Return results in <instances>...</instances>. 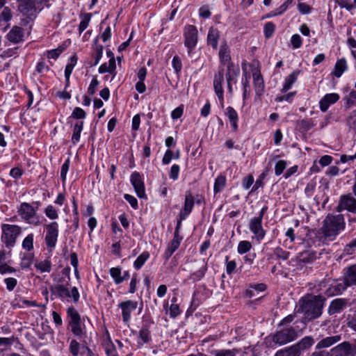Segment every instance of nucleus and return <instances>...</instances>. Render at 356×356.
I'll return each mask as SVG.
<instances>
[{
    "instance_id": "obj_52",
    "label": "nucleus",
    "mask_w": 356,
    "mask_h": 356,
    "mask_svg": "<svg viewBox=\"0 0 356 356\" xmlns=\"http://www.w3.org/2000/svg\"><path fill=\"white\" fill-rule=\"evenodd\" d=\"M252 243L248 241H241L238 243L237 252L239 254H243L249 252L252 248Z\"/></svg>"
},
{
    "instance_id": "obj_20",
    "label": "nucleus",
    "mask_w": 356,
    "mask_h": 356,
    "mask_svg": "<svg viewBox=\"0 0 356 356\" xmlns=\"http://www.w3.org/2000/svg\"><path fill=\"white\" fill-rule=\"evenodd\" d=\"M342 279L348 287L356 286V264L343 269Z\"/></svg>"
},
{
    "instance_id": "obj_8",
    "label": "nucleus",
    "mask_w": 356,
    "mask_h": 356,
    "mask_svg": "<svg viewBox=\"0 0 356 356\" xmlns=\"http://www.w3.org/2000/svg\"><path fill=\"white\" fill-rule=\"evenodd\" d=\"M154 324V321L150 316H143L141 327L136 337L138 348H141L145 344H148L152 341L151 327Z\"/></svg>"
},
{
    "instance_id": "obj_59",
    "label": "nucleus",
    "mask_w": 356,
    "mask_h": 356,
    "mask_svg": "<svg viewBox=\"0 0 356 356\" xmlns=\"http://www.w3.org/2000/svg\"><path fill=\"white\" fill-rule=\"evenodd\" d=\"M172 66L175 72L179 75L182 70V62L178 56H175L172 60Z\"/></svg>"
},
{
    "instance_id": "obj_15",
    "label": "nucleus",
    "mask_w": 356,
    "mask_h": 356,
    "mask_svg": "<svg viewBox=\"0 0 356 356\" xmlns=\"http://www.w3.org/2000/svg\"><path fill=\"white\" fill-rule=\"evenodd\" d=\"M130 181L133 186L134 191L139 198L147 199L145 194V187L144 184V179L143 175L137 171L131 173L130 177Z\"/></svg>"
},
{
    "instance_id": "obj_19",
    "label": "nucleus",
    "mask_w": 356,
    "mask_h": 356,
    "mask_svg": "<svg viewBox=\"0 0 356 356\" xmlns=\"http://www.w3.org/2000/svg\"><path fill=\"white\" fill-rule=\"evenodd\" d=\"M348 305V300L346 298H338L332 300L327 309V313L330 316L339 314L343 311Z\"/></svg>"
},
{
    "instance_id": "obj_57",
    "label": "nucleus",
    "mask_w": 356,
    "mask_h": 356,
    "mask_svg": "<svg viewBox=\"0 0 356 356\" xmlns=\"http://www.w3.org/2000/svg\"><path fill=\"white\" fill-rule=\"evenodd\" d=\"M229 257H225V266H226V273L228 275H232L236 272V262L234 260L229 261Z\"/></svg>"
},
{
    "instance_id": "obj_54",
    "label": "nucleus",
    "mask_w": 356,
    "mask_h": 356,
    "mask_svg": "<svg viewBox=\"0 0 356 356\" xmlns=\"http://www.w3.org/2000/svg\"><path fill=\"white\" fill-rule=\"evenodd\" d=\"M273 254L277 259L285 261L289 258L290 252L283 250L281 247H276L273 250Z\"/></svg>"
},
{
    "instance_id": "obj_29",
    "label": "nucleus",
    "mask_w": 356,
    "mask_h": 356,
    "mask_svg": "<svg viewBox=\"0 0 356 356\" xmlns=\"http://www.w3.org/2000/svg\"><path fill=\"white\" fill-rule=\"evenodd\" d=\"M225 115L227 117L232 129L234 132H237L238 130V115L236 111L232 106L227 107Z\"/></svg>"
},
{
    "instance_id": "obj_24",
    "label": "nucleus",
    "mask_w": 356,
    "mask_h": 356,
    "mask_svg": "<svg viewBox=\"0 0 356 356\" xmlns=\"http://www.w3.org/2000/svg\"><path fill=\"white\" fill-rule=\"evenodd\" d=\"M195 197L193 195L191 191H186L184 196V202L182 209L179 213L184 217H188L193 211L195 205Z\"/></svg>"
},
{
    "instance_id": "obj_14",
    "label": "nucleus",
    "mask_w": 356,
    "mask_h": 356,
    "mask_svg": "<svg viewBox=\"0 0 356 356\" xmlns=\"http://www.w3.org/2000/svg\"><path fill=\"white\" fill-rule=\"evenodd\" d=\"M330 356H355L356 345L349 341H343L332 348Z\"/></svg>"
},
{
    "instance_id": "obj_38",
    "label": "nucleus",
    "mask_w": 356,
    "mask_h": 356,
    "mask_svg": "<svg viewBox=\"0 0 356 356\" xmlns=\"http://www.w3.org/2000/svg\"><path fill=\"white\" fill-rule=\"evenodd\" d=\"M83 129V122H76L73 127V134L72 136V142L74 145H76L80 140L81 133Z\"/></svg>"
},
{
    "instance_id": "obj_9",
    "label": "nucleus",
    "mask_w": 356,
    "mask_h": 356,
    "mask_svg": "<svg viewBox=\"0 0 356 356\" xmlns=\"http://www.w3.org/2000/svg\"><path fill=\"white\" fill-rule=\"evenodd\" d=\"M319 286L320 287H326L324 293L327 297L341 295L348 288L343 279L323 280L321 282Z\"/></svg>"
},
{
    "instance_id": "obj_56",
    "label": "nucleus",
    "mask_w": 356,
    "mask_h": 356,
    "mask_svg": "<svg viewBox=\"0 0 356 356\" xmlns=\"http://www.w3.org/2000/svg\"><path fill=\"white\" fill-rule=\"evenodd\" d=\"M288 163L285 160H279L275 165V174L276 176L281 175L286 168Z\"/></svg>"
},
{
    "instance_id": "obj_55",
    "label": "nucleus",
    "mask_w": 356,
    "mask_h": 356,
    "mask_svg": "<svg viewBox=\"0 0 356 356\" xmlns=\"http://www.w3.org/2000/svg\"><path fill=\"white\" fill-rule=\"evenodd\" d=\"M3 8L1 13H0V22H8L13 17L12 10L8 6H4Z\"/></svg>"
},
{
    "instance_id": "obj_48",
    "label": "nucleus",
    "mask_w": 356,
    "mask_h": 356,
    "mask_svg": "<svg viewBox=\"0 0 356 356\" xmlns=\"http://www.w3.org/2000/svg\"><path fill=\"white\" fill-rule=\"evenodd\" d=\"M275 25L272 22H268L264 24V35L266 39H269L273 37L275 31Z\"/></svg>"
},
{
    "instance_id": "obj_26",
    "label": "nucleus",
    "mask_w": 356,
    "mask_h": 356,
    "mask_svg": "<svg viewBox=\"0 0 356 356\" xmlns=\"http://www.w3.org/2000/svg\"><path fill=\"white\" fill-rule=\"evenodd\" d=\"M8 40L13 44H18L24 41V29L18 26H14L7 33Z\"/></svg>"
},
{
    "instance_id": "obj_64",
    "label": "nucleus",
    "mask_w": 356,
    "mask_h": 356,
    "mask_svg": "<svg viewBox=\"0 0 356 356\" xmlns=\"http://www.w3.org/2000/svg\"><path fill=\"white\" fill-rule=\"evenodd\" d=\"M180 172V167L177 164H173L171 166L170 170L169 172V177L170 179L173 181H176L179 178V175Z\"/></svg>"
},
{
    "instance_id": "obj_32",
    "label": "nucleus",
    "mask_w": 356,
    "mask_h": 356,
    "mask_svg": "<svg viewBox=\"0 0 356 356\" xmlns=\"http://www.w3.org/2000/svg\"><path fill=\"white\" fill-rule=\"evenodd\" d=\"M200 263L201 264L200 265L199 269L191 273L189 275V280H192L193 282L202 280L208 270L207 263L204 259H203Z\"/></svg>"
},
{
    "instance_id": "obj_46",
    "label": "nucleus",
    "mask_w": 356,
    "mask_h": 356,
    "mask_svg": "<svg viewBox=\"0 0 356 356\" xmlns=\"http://www.w3.org/2000/svg\"><path fill=\"white\" fill-rule=\"evenodd\" d=\"M34 235L33 233L28 234L22 241V248L30 252L33 250Z\"/></svg>"
},
{
    "instance_id": "obj_22",
    "label": "nucleus",
    "mask_w": 356,
    "mask_h": 356,
    "mask_svg": "<svg viewBox=\"0 0 356 356\" xmlns=\"http://www.w3.org/2000/svg\"><path fill=\"white\" fill-rule=\"evenodd\" d=\"M223 81L224 72L223 70H219L218 72L214 75L213 88L219 101L222 102V104H223L224 102V90L222 88Z\"/></svg>"
},
{
    "instance_id": "obj_23",
    "label": "nucleus",
    "mask_w": 356,
    "mask_h": 356,
    "mask_svg": "<svg viewBox=\"0 0 356 356\" xmlns=\"http://www.w3.org/2000/svg\"><path fill=\"white\" fill-rule=\"evenodd\" d=\"M227 72L225 74V77L227 83L228 91L230 94H232L233 89L232 86V83H236V77L240 73V70L238 67H235L234 63H229V66H227Z\"/></svg>"
},
{
    "instance_id": "obj_35",
    "label": "nucleus",
    "mask_w": 356,
    "mask_h": 356,
    "mask_svg": "<svg viewBox=\"0 0 356 356\" xmlns=\"http://www.w3.org/2000/svg\"><path fill=\"white\" fill-rule=\"evenodd\" d=\"M348 69L347 62L344 58L338 59L335 63L332 74L337 78L341 76L343 73Z\"/></svg>"
},
{
    "instance_id": "obj_25",
    "label": "nucleus",
    "mask_w": 356,
    "mask_h": 356,
    "mask_svg": "<svg viewBox=\"0 0 356 356\" xmlns=\"http://www.w3.org/2000/svg\"><path fill=\"white\" fill-rule=\"evenodd\" d=\"M92 56L94 58V62H90L88 66L92 67L97 65L100 61L103 55V46L99 43V36H97L93 40V44L92 47Z\"/></svg>"
},
{
    "instance_id": "obj_58",
    "label": "nucleus",
    "mask_w": 356,
    "mask_h": 356,
    "mask_svg": "<svg viewBox=\"0 0 356 356\" xmlns=\"http://www.w3.org/2000/svg\"><path fill=\"white\" fill-rule=\"evenodd\" d=\"M104 348L107 356H118L115 346L111 341L106 343Z\"/></svg>"
},
{
    "instance_id": "obj_1",
    "label": "nucleus",
    "mask_w": 356,
    "mask_h": 356,
    "mask_svg": "<svg viewBox=\"0 0 356 356\" xmlns=\"http://www.w3.org/2000/svg\"><path fill=\"white\" fill-rule=\"evenodd\" d=\"M295 314H291L284 317L277 325L276 332L268 337L274 343L283 346L297 339L302 334L305 328H301L297 325L298 321H294Z\"/></svg>"
},
{
    "instance_id": "obj_7",
    "label": "nucleus",
    "mask_w": 356,
    "mask_h": 356,
    "mask_svg": "<svg viewBox=\"0 0 356 356\" xmlns=\"http://www.w3.org/2000/svg\"><path fill=\"white\" fill-rule=\"evenodd\" d=\"M1 242L7 248H12L15 246L17 238L22 233V227L17 225L3 223L1 226Z\"/></svg>"
},
{
    "instance_id": "obj_51",
    "label": "nucleus",
    "mask_w": 356,
    "mask_h": 356,
    "mask_svg": "<svg viewBox=\"0 0 356 356\" xmlns=\"http://www.w3.org/2000/svg\"><path fill=\"white\" fill-rule=\"evenodd\" d=\"M267 176V171L262 172L257 179L254 185L252 186L250 193L256 192L259 188L264 186V180Z\"/></svg>"
},
{
    "instance_id": "obj_12",
    "label": "nucleus",
    "mask_w": 356,
    "mask_h": 356,
    "mask_svg": "<svg viewBox=\"0 0 356 356\" xmlns=\"http://www.w3.org/2000/svg\"><path fill=\"white\" fill-rule=\"evenodd\" d=\"M59 234V226L56 221H52L45 225L44 243L49 251L51 252L56 247Z\"/></svg>"
},
{
    "instance_id": "obj_62",
    "label": "nucleus",
    "mask_w": 356,
    "mask_h": 356,
    "mask_svg": "<svg viewBox=\"0 0 356 356\" xmlns=\"http://www.w3.org/2000/svg\"><path fill=\"white\" fill-rule=\"evenodd\" d=\"M80 348L81 345L76 339H72L70 341L69 350L72 356H78Z\"/></svg>"
},
{
    "instance_id": "obj_63",
    "label": "nucleus",
    "mask_w": 356,
    "mask_h": 356,
    "mask_svg": "<svg viewBox=\"0 0 356 356\" xmlns=\"http://www.w3.org/2000/svg\"><path fill=\"white\" fill-rule=\"evenodd\" d=\"M291 44L294 49L301 47L302 45V39L300 35L298 33L293 34L291 38Z\"/></svg>"
},
{
    "instance_id": "obj_47",
    "label": "nucleus",
    "mask_w": 356,
    "mask_h": 356,
    "mask_svg": "<svg viewBox=\"0 0 356 356\" xmlns=\"http://www.w3.org/2000/svg\"><path fill=\"white\" fill-rule=\"evenodd\" d=\"M45 216L50 220H54L58 218V211L53 205H48L44 211Z\"/></svg>"
},
{
    "instance_id": "obj_49",
    "label": "nucleus",
    "mask_w": 356,
    "mask_h": 356,
    "mask_svg": "<svg viewBox=\"0 0 356 356\" xmlns=\"http://www.w3.org/2000/svg\"><path fill=\"white\" fill-rule=\"evenodd\" d=\"M78 58L76 55H73L70 58V62L67 64L65 69V76L70 77L72 70L76 65Z\"/></svg>"
},
{
    "instance_id": "obj_18",
    "label": "nucleus",
    "mask_w": 356,
    "mask_h": 356,
    "mask_svg": "<svg viewBox=\"0 0 356 356\" xmlns=\"http://www.w3.org/2000/svg\"><path fill=\"white\" fill-rule=\"evenodd\" d=\"M321 252L317 253L313 250H307L299 252L296 257L298 264H307L314 262L321 257Z\"/></svg>"
},
{
    "instance_id": "obj_45",
    "label": "nucleus",
    "mask_w": 356,
    "mask_h": 356,
    "mask_svg": "<svg viewBox=\"0 0 356 356\" xmlns=\"http://www.w3.org/2000/svg\"><path fill=\"white\" fill-rule=\"evenodd\" d=\"M296 124L299 129L302 131H308L315 125L312 119L300 120L297 121Z\"/></svg>"
},
{
    "instance_id": "obj_50",
    "label": "nucleus",
    "mask_w": 356,
    "mask_h": 356,
    "mask_svg": "<svg viewBox=\"0 0 356 356\" xmlns=\"http://www.w3.org/2000/svg\"><path fill=\"white\" fill-rule=\"evenodd\" d=\"M345 106L347 108H350L356 104V90H352L350 92L343 97Z\"/></svg>"
},
{
    "instance_id": "obj_40",
    "label": "nucleus",
    "mask_w": 356,
    "mask_h": 356,
    "mask_svg": "<svg viewBox=\"0 0 356 356\" xmlns=\"http://www.w3.org/2000/svg\"><path fill=\"white\" fill-rule=\"evenodd\" d=\"M296 346L293 344L291 346L286 347L284 349L278 350L275 356H300Z\"/></svg>"
},
{
    "instance_id": "obj_44",
    "label": "nucleus",
    "mask_w": 356,
    "mask_h": 356,
    "mask_svg": "<svg viewBox=\"0 0 356 356\" xmlns=\"http://www.w3.org/2000/svg\"><path fill=\"white\" fill-rule=\"evenodd\" d=\"M35 268L40 273H49L51 270V262L45 259L35 264Z\"/></svg>"
},
{
    "instance_id": "obj_21",
    "label": "nucleus",
    "mask_w": 356,
    "mask_h": 356,
    "mask_svg": "<svg viewBox=\"0 0 356 356\" xmlns=\"http://www.w3.org/2000/svg\"><path fill=\"white\" fill-rule=\"evenodd\" d=\"M122 267H112L109 269V274L113 278V282L115 284H120L124 281L128 280L130 278V273L129 270H124L122 273Z\"/></svg>"
},
{
    "instance_id": "obj_17",
    "label": "nucleus",
    "mask_w": 356,
    "mask_h": 356,
    "mask_svg": "<svg viewBox=\"0 0 356 356\" xmlns=\"http://www.w3.org/2000/svg\"><path fill=\"white\" fill-rule=\"evenodd\" d=\"M263 218L255 216L250 219L249 222V229L254 234L256 239L261 241L266 235V231L262 226Z\"/></svg>"
},
{
    "instance_id": "obj_30",
    "label": "nucleus",
    "mask_w": 356,
    "mask_h": 356,
    "mask_svg": "<svg viewBox=\"0 0 356 356\" xmlns=\"http://www.w3.org/2000/svg\"><path fill=\"white\" fill-rule=\"evenodd\" d=\"M315 341L312 336H305L302 338L298 342L294 343L299 353L302 355L304 352L310 349L314 344Z\"/></svg>"
},
{
    "instance_id": "obj_16",
    "label": "nucleus",
    "mask_w": 356,
    "mask_h": 356,
    "mask_svg": "<svg viewBox=\"0 0 356 356\" xmlns=\"http://www.w3.org/2000/svg\"><path fill=\"white\" fill-rule=\"evenodd\" d=\"M118 307L122 310V321L124 323H128L131 318V313L138 307V302L134 300H128L121 302Z\"/></svg>"
},
{
    "instance_id": "obj_60",
    "label": "nucleus",
    "mask_w": 356,
    "mask_h": 356,
    "mask_svg": "<svg viewBox=\"0 0 356 356\" xmlns=\"http://www.w3.org/2000/svg\"><path fill=\"white\" fill-rule=\"evenodd\" d=\"M70 165V158H67L65 162L63 163L61 168H60V179L64 184L66 181V176L67 173L69 170Z\"/></svg>"
},
{
    "instance_id": "obj_10",
    "label": "nucleus",
    "mask_w": 356,
    "mask_h": 356,
    "mask_svg": "<svg viewBox=\"0 0 356 356\" xmlns=\"http://www.w3.org/2000/svg\"><path fill=\"white\" fill-rule=\"evenodd\" d=\"M184 46L188 49V56H191L193 51L197 46L198 42V31L195 26L187 24L183 30Z\"/></svg>"
},
{
    "instance_id": "obj_13",
    "label": "nucleus",
    "mask_w": 356,
    "mask_h": 356,
    "mask_svg": "<svg viewBox=\"0 0 356 356\" xmlns=\"http://www.w3.org/2000/svg\"><path fill=\"white\" fill-rule=\"evenodd\" d=\"M51 293L61 300L71 298L74 303L79 300L78 289L74 286L70 291L64 284H56L51 288Z\"/></svg>"
},
{
    "instance_id": "obj_61",
    "label": "nucleus",
    "mask_w": 356,
    "mask_h": 356,
    "mask_svg": "<svg viewBox=\"0 0 356 356\" xmlns=\"http://www.w3.org/2000/svg\"><path fill=\"white\" fill-rule=\"evenodd\" d=\"M86 111L80 107H75L70 115V118L77 120H82L86 118Z\"/></svg>"
},
{
    "instance_id": "obj_53",
    "label": "nucleus",
    "mask_w": 356,
    "mask_h": 356,
    "mask_svg": "<svg viewBox=\"0 0 356 356\" xmlns=\"http://www.w3.org/2000/svg\"><path fill=\"white\" fill-rule=\"evenodd\" d=\"M244 76L245 77L242 79L243 99V101H245L250 97V93L248 90V88L250 87L249 80L250 79V76L248 75L246 73Z\"/></svg>"
},
{
    "instance_id": "obj_5",
    "label": "nucleus",
    "mask_w": 356,
    "mask_h": 356,
    "mask_svg": "<svg viewBox=\"0 0 356 356\" xmlns=\"http://www.w3.org/2000/svg\"><path fill=\"white\" fill-rule=\"evenodd\" d=\"M17 10L24 16L20 25L26 26L34 21L41 8L31 0H17Z\"/></svg>"
},
{
    "instance_id": "obj_27",
    "label": "nucleus",
    "mask_w": 356,
    "mask_h": 356,
    "mask_svg": "<svg viewBox=\"0 0 356 356\" xmlns=\"http://www.w3.org/2000/svg\"><path fill=\"white\" fill-rule=\"evenodd\" d=\"M339 99V95L337 93L326 94L319 102V107L322 112L327 111L330 105L334 104Z\"/></svg>"
},
{
    "instance_id": "obj_39",
    "label": "nucleus",
    "mask_w": 356,
    "mask_h": 356,
    "mask_svg": "<svg viewBox=\"0 0 356 356\" xmlns=\"http://www.w3.org/2000/svg\"><path fill=\"white\" fill-rule=\"evenodd\" d=\"M20 267L22 269L29 268L33 264L34 259V254L31 252H26L21 254Z\"/></svg>"
},
{
    "instance_id": "obj_2",
    "label": "nucleus",
    "mask_w": 356,
    "mask_h": 356,
    "mask_svg": "<svg viewBox=\"0 0 356 356\" xmlns=\"http://www.w3.org/2000/svg\"><path fill=\"white\" fill-rule=\"evenodd\" d=\"M325 300V298L321 295L300 299L298 306L296 307L293 314H303L300 320L303 328L305 329L308 323L318 318L322 315Z\"/></svg>"
},
{
    "instance_id": "obj_11",
    "label": "nucleus",
    "mask_w": 356,
    "mask_h": 356,
    "mask_svg": "<svg viewBox=\"0 0 356 356\" xmlns=\"http://www.w3.org/2000/svg\"><path fill=\"white\" fill-rule=\"evenodd\" d=\"M17 213L25 222L37 226L40 224L39 216L35 212L34 206L28 202H22L17 208Z\"/></svg>"
},
{
    "instance_id": "obj_34",
    "label": "nucleus",
    "mask_w": 356,
    "mask_h": 356,
    "mask_svg": "<svg viewBox=\"0 0 356 356\" xmlns=\"http://www.w3.org/2000/svg\"><path fill=\"white\" fill-rule=\"evenodd\" d=\"M220 38V31L215 28H210L207 35V44L213 49H217L218 47V40Z\"/></svg>"
},
{
    "instance_id": "obj_31",
    "label": "nucleus",
    "mask_w": 356,
    "mask_h": 356,
    "mask_svg": "<svg viewBox=\"0 0 356 356\" xmlns=\"http://www.w3.org/2000/svg\"><path fill=\"white\" fill-rule=\"evenodd\" d=\"M341 340V336L340 334L327 337L318 342L316 346V349L321 350L322 348H329L332 345L339 342Z\"/></svg>"
},
{
    "instance_id": "obj_42",
    "label": "nucleus",
    "mask_w": 356,
    "mask_h": 356,
    "mask_svg": "<svg viewBox=\"0 0 356 356\" xmlns=\"http://www.w3.org/2000/svg\"><path fill=\"white\" fill-rule=\"evenodd\" d=\"M149 253L147 251L143 252L134 262V267L136 270H140L145 263L149 258Z\"/></svg>"
},
{
    "instance_id": "obj_4",
    "label": "nucleus",
    "mask_w": 356,
    "mask_h": 356,
    "mask_svg": "<svg viewBox=\"0 0 356 356\" xmlns=\"http://www.w3.org/2000/svg\"><path fill=\"white\" fill-rule=\"evenodd\" d=\"M335 210L338 213L347 211L356 215V170L354 171V183L352 193H347L339 196Z\"/></svg>"
},
{
    "instance_id": "obj_3",
    "label": "nucleus",
    "mask_w": 356,
    "mask_h": 356,
    "mask_svg": "<svg viewBox=\"0 0 356 356\" xmlns=\"http://www.w3.org/2000/svg\"><path fill=\"white\" fill-rule=\"evenodd\" d=\"M346 228L344 216L329 213L323 221L320 231L325 238L334 241Z\"/></svg>"
},
{
    "instance_id": "obj_28",
    "label": "nucleus",
    "mask_w": 356,
    "mask_h": 356,
    "mask_svg": "<svg viewBox=\"0 0 356 356\" xmlns=\"http://www.w3.org/2000/svg\"><path fill=\"white\" fill-rule=\"evenodd\" d=\"M253 84L255 94L258 97H261L264 92L265 85L262 75L259 71L253 72Z\"/></svg>"
},
{
    "instance_id": "obj_43",
    "label": "nucleus",
    "mask_w": 356,
    "mask_h": 356,
    "mask_svg": "<svg viewBox=\"0 0 356 356\" xmlns=\"http://www.w3.org/2000/svg\"><path fill=\"white\" fill-rule=\"evenodd\" d=\"M179 242L170 241L163 254V259L165 261H168L173 253L179 248Z\"/></svg>"
},
{
    "instance_id": "obj_41",
    "label": "nucleus",
    "mask_w": 356,
    "mask_h": 356,
    "mask_svg": "<svg viewBox=\"0 0 356 356\" xmlns=\"http://www.w3.org/2000/svg\"><path fill=\"white\" fill-rule=\"evenodd\" d=\"M81 18V22L79 25V34H81L88 26L89 23L90 22L92 14L87 13H81L79 15Z\"/></svg>"
},
{
    "instance_id": "obj_33",
    "label": "nucleus",
    "mask_w": 356,
    "mask_h": 356,
    "mask_svg": "<svg viewBox=\"0 0 356 356\" xmlns=\"http://www.w3.org/2000/svg\"><path fill=\"white\" fill-rule=\"evenodd\" d=\"M300 73L301 70H296L285 78L282 88L281 90L282 92H286L291 88L293 84L297 81L298 76Z\"/></svg>"
},
{
    "instance_id": "obj_36",
    "label": "nucleus",
    "mask_w": 356,
    "mask_h": 356,
    "mask_svg": "<svg viewBox=\"0 0 356 356\" xmlns=\"http://www.w3.org/2000/svg\"><path fill=\"white\" fill-rule=\"evenodd\" d=\"M219 58L220 63L223 65L227 64V66H229V63H233L231 62L229 51L225 42L220 46L219 51Z\"/></svg>"
},
{
    "instance_id": "obj_37",
    "label": "nucleus",
    "mask_w": 356,
    "mask_h": 356,
    "mask_svg": "<svg viewBox=\"0 0 356 356\" xmlns=\"http://www.w3.org/2000/svg\"><path fill=\"white\" fill-rule=\"evenodd\" d=\"M227 179L224 175H219L215 179L213 185L214 194L220 193L226 186Z\"/></svg>"
},
{
    "instance_id": "obj_6",
    "label": "nucleus",
    "mask_w": 356,
    "mask_h": 356,
    "mask_svg": "<svg viewBox=\"0 0 356 356\" xmlns=\"http://www.w3.org/2000/svg\"><path fill=\"white\" fill-rule=\"evenodd\" d=\"M66 312L68 318V326L70 327L72 334L79 339L86 338V325L81 321V317L76 309L74 307H69Z\"/></svg>"
}]
</instances>
